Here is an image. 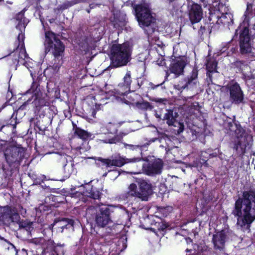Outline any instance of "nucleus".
Wrapping results in <instances>:
<instances>
[{
  "label": "nucleus",
  "instance_id": "nucleus-28",
  "mask_svg": "<svg viewBox=\"0 0 255 255\" xmlns=\"http://www.w3.org/2000/svg\"><path fill=\"white\" fill-rule=\"evenodd\" d=\"M200 107H199V104L195 102L187 108L186 112L188 115L191 116L196 115V116H197L200 113Z\"/></svg>",
  "mask_w": 255,
  "mask_h": 255
},
{
  "label": "nucleus",
  "instance_id": "nucleus-11",
  "mask_svg": "<svg viewBox=\"0 0 255 255\" xmlns=\"http://www.w3.org/2000/svg\"><path fill=\"white\" fill-rule=\"evenodd\" d=\"M99 212L97 213L96 217V223L99 227H105L112 222L110 217V210L107 207L102 206L99 207Z\"/></svg>",
  "mask_w": 255,
  "mask_h": 255
},
{
  "label": "nucleus",
  "instance_id": "nucleus-41",
  "mask_svg": "<svg viewBox=\"0 0 255 255\" xmlns=\"http://www.w3.org/2000/svg\"><path fill=\"white\" fill-rule=\"evenodd\" d=\"M227 48L226 47H223L221 49V53H224L226 50H227Z\"/></svg>",
  "mask_w": 255,
  "mask_h": 255
},
{
  "label": "nucleus",
  "instance_id": "nucleus-47",
  "mask_svg": "<svg viewBox=\"0 0 255 255\" xmlns=\"http://www.w3.org/2000/svg\"><path fill=\"white\" fill-rule=\"evenodd\" d=\"M201 1H203L204 0H200ZM219 0H212V2H215V1H218Z\"/></svg>",
  "mask_w": 255,
  "mask_h": 255
},
{
  "label": "nucleus",
  "instance_id": "nucleus-30",
  "mask_svg": "<svg viewBox=\"0 0 255 255\" xmlns=\"http://www.w3.org/2000/svg\"><path fill=\"white\" fill-rule=\"evenodd\" d=\"M75 133L80 138L85 139L89 136L88 132L80 128H76L75 130Z\"/></svg>",
  "mask_w": 255,
  "mask_h": 255
},
{
  "label": "nucleus",
  "instance_id": "nucleus-2",
  "mask_svg": "<svg viewBox=\"0 0 255 255\" xmlns=\"http://www.w3.org/2000/svg\"><path fill=\"white\" fill-rule=\"evenodd\" d=\"M131 48L128 43L113 45L111 50V65L117 68L126 65L131 59Z\"/></svg>",
  "mask_w": 255,
  "mask_h": 255
},
{
  "label": "nucleus",
  "instance_id": "nucleus-37",
  "mask_svg": "<svg viewBox=\"0 0 255 255\" xmlns=\"http://www.w3.org/2000/svg\"><path fill=\"white\" fill-rule=\"evenodd\" d=\"M105 98L106 99H107L106 97L104 98H101L100 100V103L99 104H98V105H104V104L107 103V102L105 103V100H104ZM97 105H96V108L98 109V108H97Z\"/></svg>",
  "mask_w": 255,
  "mask_h": 255
},
{
  "label": "nucleus",
  "instance_id": "nucleus-9",
  "mask_svg": "<svg viewBox=\"0 0 255 255\" xmlns=\"http://www.w3.org/2000/svg\"><path fill=\"white\" fill-rule=\"evenodd\" d=\"M230 92V100L236 104L242 103L244 100L243 92L239 85L235 82H230L227 86Z\"/></svg>",
  "mask_w": 255,
  "mask_h": 255
},
{
  "label": "nucleus",
  "instance_id": "nucleus-59",
  "mask_svg": "<svg viewBox=\"0 0 255 255\" xmlns=\"http://www.w3.org/2000/svg\"><path fill=\"white\" fill-rule=\"evenodd\" d=\"M2 0H0V1H2Z\"/></svg>",
  "mask_w": 255,
  "mask_h": 255
},
{
  "label": "nucleus",
  "instance_id": "nucleus-22",
  "mask_svg": "<svg viewBox=\"0 0 255 255\" xmlns=\"http://www.w3.org/2000/svg\"><path fill=\"white\" fill-rule=\"evenodd\" d=\"M198 71L197 69L194 68L191 75L188 77L184 88L194 89L197 87L198 82Z\"/></svg>",
  "mask_w": 255,
  "mask_h": 255
},
{
  "label": "nucleus",
  "instance_id": "nucleus-46",
  "mask_svg": "<svg viewBox=\"0 0 255 255\" xmlns=\"http://www.w3.org/2000/svg\"><path fill=\"white\" fill-rule=\"evenodd\" d=\"M48 244L49 245H52V242L51 241H48Z\"/></svg>",
  "mask_w": 255,
  "mask_h": 255
},
{
  "label": "nucleus",
  "instance_id": "nucleus-15",
  "mask_svg": "<svg viewBox=\"0 0 255 255\" xmlns=\"http://www.w3.org/2000/svg\"><path fill=\"white\" fill-rule=\"evenodd\" d=\"M27 93H31L32 97H34V100L32 102L36 107L45 106L47 105L46 99L42 97V93L40 89L36 87L34 89V85H33L30 89L27 91Z\"/></svg>",
  "mask_w": 255,
  "mask_h": 255
},
{
  "label": "nucleus",
  "instance_id": "nucleus-26",
  "mask_svg": "<svg viewBox=\"0 0 255 255\" xmlns=\"http://www.w3.org/2000/svg\"><path fill=\"white\" fill-rule=\"evenodd\" d=\"M233 15L231 13L226 12L222 13V15L219 17L218 20L219 23H222L224 24H230L233 23Z\"/></svg>",
  "mask_w": 255,
  "mask_h": 255
},
{
  "label": "nucleus",
  "instance_id": "nucleus-17",
  "mask_svg": "<svg viewBox=\"0 0 255 255\" xmlns=\"http://www.w3.org/2000/svg\"><path fill=\"white\" fill-rule=\"evenodd\" d=\"M19 149L16 146H9L4 151V156L7 162L10 164L17 160Z\"/></svg>",
  "mask_w": 255,
  "mask_h": 255
},
{
  "label": "nucleus",
  "instance_id": "nucleus-57",
  "mask_svg": "<svg viewBox=\"0 0 255 255\" xmlns=\"http://www.w3.org/2000/svg\"><path fill=\"white\" fill-rule=\"evenodd\" d=\"M221 2H223V0H220Z\"/></svg>",
  "mask_w": 255,
  "mask_h": 255
},
{
  "label": "nucleus",
  "instance_id": "nucleus-29",
  "mask_svg": "<svg viewBox=\"0 0 255 255\" xmlns=\"http://www.w3.org/2000/svg\"><path fill=\"white\" fill-rule=\"evenodd\" d=\"M25 60V64L22 65H24L28 69L30 72L31 76L32 77L33 73L35 72L34 70L35 67H37V64L28 56Z\"/></svg>",
  "mask_w": 255,
  "mask_h": 255
},
{
  "label": "nucleus",
  "instance_id": "nucleus-32",
  "mask_svg": "<svg viewBox=\"0 0 255 255\" xmlns=\"http://www.w3.org/2000/svg\"><path fill=\"white\" fill-rule=\"evenodd\" d=\"M125 147L127 148H129L130 149L134 150L136 149H139L140 150L143 149L144 148V147L145 146V145H132V144H129L127 143L124 144Z\"/></svg>",
  "mask_w": 255,
  "mask_h": 255
},
{
  "label": "nucleus",
  "instance_id": "nucleus-44",
  "mask_svg": "<svg viewBox=\"0 0 255 255\" xmlns=\"http://www.w3.org/2000/svg\"><path fill=\"white\" fill-rule=\"evenodd\" d=\"M115 126L113 125H112L111 124H110L108 126V127L110 128H111L112 127H114Z\"/></svg>",
  "mask_w": 255,
  "mask_h": 255
},
{
  "label": "nucleus",
  "instance_id": "nucleus-14",
  "mask_svg": "<svg viewBox=\"0 0 255 255\" xmlns=\"http://www.w3.org/2000/svg\"><path fill=\"white\" fill-rule=\"evenodd\" d=\"M227 236L225 231L217 232L212 238V243L216 250L223 251L225 248V243L227 241Z\"/></svg>",
  "mask_w": 255,
  "mask_h": 255
},
{
  "label": "nucleus",
  "instance_id": "nucleus-54",
  "mask_svg": "<svg viewBox=\"0 0 255 255\" xmlns=\"http://www.w3.org/2000/svg\"><path fill=\"white\" fill-rule=\"evenodd\" d=\"M125 103H126L127 104H129L130 102H128V101H127V102H126Z\"/></svg>",
  "mask_w": 255,
  "mask_h": 255
},
{
  "label": "nucleus",
  "instance_id": "nucleus-42",
  "mask_svg": "<svg viewBox=\"0 0 255 255\" xmlns=\"http://www.w3.org/2000/svg\"><path fill=\"white\" fill-rule=\"evenodd\" d=\"M84 48V50L86 52H87L89 51V50H90V48H89V47H88V45L85 46L84 47V48Z\"/></svg>",
  "mask_w": 255,
  "mask_h": 255
},
{
  "label": "nucleus",
  "instance_id": "nucleus-12",
  "mask_svg": "<svg viewBox=\"0 0 255 255\" xmlns=\"http://www.w3.org/2000/svg\"><path fill=\"white\" fill-rule=\"evenodd\" d=\"M142 159L140 157H135L133 158H126L122 157H120L115 159H103L99 158V160L106 164L108 166H115L118 167H121L126 163L137 162L140 161Z\"/></svg>",
  "mask_w": 255,
  "mask_h": 255
},
{
  "label": "nucleus",
  "instance_id": "nucleus-24",
  "mask_svg": "<svg viewBox=\"0 0 255 255\" xmlns=\"http://www.w3.org/2000/svg\"><path fill=\"white\" fill-rule=\"evenodd\" d=\"M12 211L11 208L8 206L4 207L3 208L0 214V220L4 224H8L12 221Z\"/></svg>",
  "mask_w": 255,
  "mask_h": 255
},
{
  "label": "nucleus",
  "instance_id": "nucleus-20",
  "mask_svg": "<svg viewBox=\"0 0 255 255\" xmlns=\"http://www.w3.org/2000/svg\"><path fill=\"white\" fill-rule=\"evenodd\" d=\"M162 167L161 160L158 159L153 162L149 163L146 168L145 171L148 175L157 174L161 173Z\"/></svg>",
  "mask_w": 255,
  "mask_h": 255
},
{
  "label": "nucleus",
  "instance_id": "nucleus-53",
  "mask_svg": "<svg viewBox=\"0 0 255 255\" xmlns=\"http://www.w3.org/2000/svg\"><path fill=\"white\" fill-rule=\"evenodd\" d=\"M13 248H15L14 246L12 244H10Z\"/></svg>",
  "mask_w": 255,
  "mask_h": 255
},
{
  "label": "nucleus",
  "instance_id": "nucleus-52",
  "mask_svg": "<svg viewBox=\"0 0 255 255\" xmlns=\"http://www.w3.org/2000/svg\"><path fill=\"white\" fill-rule=\"evenodd\" d=\"M91 210H92V209H89L88 210V212H90Z\"/></svg>",
  "mask_w": 255,
  "mask_h": 255
},
{
  "label": "nucleus",
  "instance_id": "nucleus-49",
  "mask_svg": "<svg viewBox=\"0 0 255 255\" xmlns=\"http://www.w3.org/2000/svg\"><path fill=\"white\" fill-rule=\"evenodd\" d=\"M3 126H1V124H0V130L2 129Z\"/></svg>",
  "mask_w": 255,
  "mask_h": 255
},
{
  "label": "nucleus",
  "instance_id": "nucleus-7",
  "mask_svg": "<svg viewBox=\"0 0 255 255\" xmlns=\"http://www.w3.org/2000/svg\"><path fill=\"white\" fill-rule=\"evenodd\" d=\"M93 181L90 183L86 184L85 185H81L75 187L74 190L76 191V196L79 197L80 193L83 195L89 197L93 199H99L100 196V191L102 189L101 183L97 180L94 184L92 185Z\"/></svg>",
  "mask_w": 255,
  "mask_h": 255
},
{
  "label": "nucleus",
  "instance_id": "nucleus-4",
  "mask_svg": "<svg viewBox=\"0 0 255 255\" xmlns=\"http://www.w3.org/2000/svg\"><path fill=\"white\" fill-rule=\"evenodd\" d=\"M44 46L45 51H51L55 57L61 56L65 50L62 42L50 31L45 32Z\"/></svg>",
  "mask_w": 255,
  "mask_h": 255
},
{
  "label": "nucleus",
  "instance_id": "nucleus-38",
  "mask_svg": "<svg viewBox=\"0 0 255 255\" xmlns=\"http://www.w3.org/2000/svg\"><path fill=\"white\" fill-rule=\"evenodd\" d=\"M206 161V160L205 159H203V162H200V163L197 162H194V163H193V166L194 167H198L199 166H200V164H203L204 163H205Z\"/></svg>",
  "mask_w": 255,
  "mask_h": 255
},
{
  "label": "nucleus",
  "instance_id": "nucleus-5",
  "mask_svg": "<svg viewBox=\"0 0 255 255\" xmlns=\"http://www.w3.org/2000/svg\"><path fill=\"white\" fill-rule=\"evenodd\" d=\"M134 8L136 17L140 27H148L154 22L155 19L152 16L148 3L144 2L140 4H137L134 5Z\"/></svg>",
  "mask_w": 255,
  "mask_h": 255
},
{
  "label": "nucleus",
  "instance_id": "nucleus-21",
  "mask_svg": "<svg viewBox=\"0 0 255 255\" xmlns=\"http://www.w3.org/2000/svg\"><path fill=\"white\" fill-rule=\"evenodd\" d=\"M101 131L102 132V134L103 133L107 135L106 138L100 139L104 143L110 144L116 143L117 142H119L121 139L120 137L115 135V134L117 133L116 131L111 130L110 131L108 129H107V131H105L104 128H101Z\"/></svg>",
  "mask_w": 255,
  "mask_h": 255
},
{
  "label": "nucleus",
  "instance_id": "nucleus-56",
  "mask_svg": "<svg viewBox=\"0 0 255 255\" xmlns=\"http://www.w3.org/2000/svg\"><path fill=\"white\" fill-rule=\"evenodd\" d=\"M106 175H107V173H105L104 174V176H106Z\"/></svg>",
  "mask_w": 255,
  "mask_h": 255
},
{
  "label": "nucleus",
  "instance_id": "nucleus-35",
  "mask_svg": "<svg viewBox=\"0 0 255 255\" xmlns=\"http://www.w3.org/2000/svg\"><path fill=\"white\" fill-rule=\"evenodd\" d=\"M46 178V176L44 175H40L39 176L37 179H36L35 183L36 184H40L41 182L43 181Z\"/></svg>",
  "mask_w": 255,
  "mask_h": 255
},
{
  "label": "nucleus",
  "instance_id": "nucleus-3",
  "mask_svg": "<svg viewBox=\"0 0 255 255\" xmlns=\"http://www.w3.org/2000/svg\"><path fill=\"white\" fill-rule=\"evenodd\" d=\"M139 188L135 183H131L127 188L126 194L128 197H133L147 201L148 197L152 193L151 185L145 180H141L138 183Z\"/></svg>",
  "mask_w": 255,
  "mask_h": 255
},
{
  "label": "nucleus",
  "instance_id": "nucleus-51",
  "mask_svg": "<svg viewBox=\"0 0 255 255\" xmlns=\"http://www.w3.org/2000/svg\"><path fill=\"white\" fill-rule=\"evenodd\" d=\"M99 96H97L96 97V100H99Z\"/></svg>",
  "mask_w": 255,
  "mask_h": 255
},
{
  "label": "nucleus",
  "instance_id": "nucleus-16",
  "mask_svg": "<svg viewBox=\"0 0 255 255\" xmlns=\"http://www.w3.org/2000/svg\"><path fill=\"white\" fill-rule=\"evenodd\" d=\"M186 63L185 58L178 57L170 65V70L171 73L176 76L181 75L183 74L184 68Z\"/></svg>",
  "mask_w": 255,
  "mask_h": 255
},
{
  "label": "nucleus",
  "instance_id": "nucleus-39",
  "mask_svg": "<svg viewBox=\"0 0 255 255\" xmlns=\"http://www.w3.org/2000/svg\"><path fill=\"white\" fill-rule=\"evenodd\" d=\"M44 242V240L42 239H37L36 242H35V244H38V243H40V244H42L43 243V242Z\"/></svg>",
  "mask_w": 255,
  "mask_h": 255
},
{
  "label": "nucleus",
  "instance_id": "nucleus-48",
  "mask_svg": "<svg viewBox=\"0 0 255 255\" xmlns=\"http://www.w3.org/2000/svg\"><path fill=\"white\" fill-rule=\"evenodd\" d=\"M156 139H157V138H153V139L151 140V141H152V142H154V141H155Z\"/></svg>",
  "mask_w": 255,
  "mask_h": 255
},
{
  "label": "nucleus",
  "instance_id": "nucleus-33",
  "mask_svg": "<svg viewBox=\"0 0 255 255\" xmlns=\"http://www.w3.org/2000/svg\"><path fill=\"white\" fill-rule=\"evenodd\" d=\"M32 222H24L21 224V226L25 229V230L28 232H31L33 228L32 225H33Z\"/></svg>",
  "mask_w": 255,
  "mask_h": 255
},
{
  "label": "nucleus",
  "instance_id": "nucleus-18",
  "mask_svg": "<svg viewBox=\"0 0 255 255\" xmlns=\"http://www.w3.org/2000/svg\"><path fill=\"white\" fill-rule=\"evenodd\" d=\"M15 19L18 22L16 25V28L19 29L21 32L18 34V39L19 40L21 39V42H23L24 36L22 32V31L24 30L26 24L28 22V20L24 17V13L23 12L18 13L16 15Z\"/></svg>",
  "mask_w": 255,
  "mask_h": 255
},
{
  "label": "nucleus",
  "instance_id": "nucleus-8",
  "mask_svg": "<svg viewBox=\"0 0 255 255\" xmlns=\"http://www.w3.org/2000/svg\"><path fill=\"white\" fill-rule=\"evenodd\" d=\"M187 7L189 19L192 23L199 22L203 17L201 6L192 0H187Z\"/></svg>",
  "mask_w": 255,
  "mask_h": 255
},
{
  "label": "nucleus",
  "instance_id": "nucleus-13",
  "mask_svg": "<svg viewBox=\"0 0 255 255\" xmlns=\"http://www.w3.org/2000/svg\"><path fill=\"white\" fill-rule=\"evenodd\" d=\"M123 83L119 85L118 88L116 90L117 93H115L114 97L118 98L119 96H124L130 91V84L131 83V73L128 71L127 72L123 78Z\"/></svg>",
  "mask_w": 255,
  "mask_h": 255
},
{
  "label": "nucleus",
  "instance_id": "nucleus-25",
  "mask_svg": "<svg viewBox=\"0 0 255 255\" xmlns=\"http://www.w3.org/2000/svg\"><path fill=\"white\" fill-rule=\"evenodd\" d=\"M178 116V114L173 110H168L164 116V120H167V123L169 126H174L176 127V119Z\"/></svg>",
  "mask_w": 255,
  "mask_h": 255
},
{
  "label": "nucleus",
  "instance_id": "nucleus-45",
  "mask_svg": "<svg viewBox=\"0 0 255 255\" xmlns=\"http://www.w3.org/2000/svg\"><path fill=\"white\" fill-rule=\"evenodd\" d=\"M59 66H56L55 67V68H54V70H58V69H59Z\"/></svg>",
  "mask_w": 255,
  "mask_h": 255
},
{
  "label": "nucleus",
  "instance_id": "nucleus-31",
  "mask_svg": "<svg viewBox=\"0 0 255 255\" xmlns=\"http://www.w3.org/2000/svg\"><path fill=\"white\" fill-rule=\"evenodd\" d=\"M217 65L215 60H209L206 64L207 69L209 72H213L216 70Z\"/></svg>",
  "mask_w": 255,
  "mask_h": 255
},
{
  "label": "nucleus",
  "instance_id": "nucleus-58",
  "mask_svg": "<svg viewBox=\"0 0 255 255\" xmlns=\"http://www.w3.org/2000/svg\"><path fill=\"white\" fill-rule=\"evenodd\" d=\"M159 86V85L158 84V85H156V87H158Z\"/></svg>",
  "mask_w": 255,
  "mask_h": 255
},
{
  "label": "nucleus",
  "instance_id": "nucleus-36",
  "mask_svg": "<svg viewBox=\"0 0 255 255\" xmlns=\"http://www.w3.org/2000/svg\"><path fill=\"white\" fill-rule=\"evenodd\" d=\"M156 224H157L158 230L163 231L166 228V226L162 222L156 223Z\"/></svg>",
  "mask_w": 255,
  "mask_h": 255
},
{
  "label": "nucleus",
  "instance_id": "nucleus-40",
  "mask_svg": "<svg viewBox=\"0 0 255 255\" xmlns=\"http://www.w3.org/2000/svg\"><path fill=\"white\" fill-rule=\"evenodd\" d=\"M177 124L180 125L179 130H180V131H182L183 130V125L180 124V123H178Z\"/></svg>",
  "mask_w": 255,
  "mask_h": 255
},
{
  "label": "nucleus",
  "instance_id": "nucleus-34",
  "mask_svg": "<svg viewBox=\"0 0 255 255\" xmlns=\"http://www.w3.org/2000/svg\"><path fill=\"white\" fill-rule=\"evenodd\" d=\"M250 69V67L248 65H245L242 68V71L245 76H247L249 78H252L253 77L252 74L250 72H248V70Z\"/></svg>",
  "mask_w": 255,
  "mask_h": 255
},
{
  "label": "nucleus",
  "instance_id": "nucleus-10",
  "mask_svg": "<svg viewBox=\"0 0 255 255\" xmlns=\"http://www.w3.org/2000/svg\"><path fill=\"white\" fill-rule=\"evenodd\" d=\"M27 57L25 49L22 45L21 47H17L15 50L9 54L8 59L15 65V70H16L18 65L25 64V61Z\"/></svg>",
  "mask_w": 255,
  "mask_h": 255
},
{
  "label": "nucleus",
  "instance_id": "nucleus-23",
  "mask_svg": "<svg viewBox=\"0 0 255 255\" xmlns=\"http://www.w3.org/2000/svg\"><path fill=\"white\" fill-rule=\"evenodd\" d=\"M74 223V221L72 220L63 219L55 221L53 226H56L57 230H59V232H62L64 228H68L70 227H73Z\"/></svg>",
  "mask_w": 255,
  "mask_h": 255
},
{
  "label": "nucleus",
  "instance_id": "nucleus-19",
  "mask_svg": "<svg viewBox=\"0 0 255 255\" xmlns=\"http://www.w3.org/2000/svg\"><path fill=\"white\" fill-rule=\"evenodd\" d=\"M236 129L235 130V134L237 138V143H235L234 148L238 150L239 146L243 149V146L245 145L246 141V134L244 129L240 126H236Z\"/></svg>",
  "mask_w": 255,
  "mask_h": 255
},
{
  "label": "nucleus",
  "instance_id": "nucleus-1",
  "mask_svg": "<svg viewBox=\"0 0 255 255\" xmlns=\"http://www.w3.org/2000/svg\"><path fill=\"white\" fill-rule=\"evenodd\" d=\"M233 213L239 217L238 227L243 231L249 230L250 224L255 219V193L244 192L243 197L236 201Z\"/></svg>",
  "mask_w": 255,
  "mask_h": 255
},
{
  "label": "nucleus",
  "instance_id": "nucleus-50",
  "mask_svg": "<svg viewBox=\"0 0 255 255\" xmlns=\"http://www.w3.org/2000/svg\"><path fill=\"white\" fill-rule=\"evenodd\" d=\"M131 94H132V95L133 96H135V94L134 93H132Z\"/></svg>",
  "mask_w": 255,
  "mask_h": 255
},
{
  "label": "nucleus",
  "instance_id": "nucleus-43",
  "mask_svg": "<svg viewBox=\"0 0 255 255\" xmlns=\"http://www.w3.org/2000/svg\"><path fill=\"white\" fill-rule=\"evenodd\" d=\"M92 116L95 118L96 115V112L94 110H93L92 112Z\"/></svg>",
  "mask_w": 255,
  "mask_h": 255
},
{
  "label": "nucleus",
  "instance_id": "nucleus-55",
  "mask_svg": "<svg viewBox=\"0 0 255 255\" xmlns=\"http://www.w3.org/2000/svg\"><path fill=\"white\" fill-rule=\"evenodd\" d=\"M253 28L255 30V24L254 25Z\"/></svg>",
  "mask_w": 255,
  "mask_h": 255
},
{
  "label": "nucleus",
  "instance_id": "nucleus-6",
  "mask_svg": "<svg viewBox=\"0 0 255 255\" xmlns=\"http://www.w3.org/2000/svg\"><path fill=\"white\" fill-rule=\"evenodd\" d=\"M252 4L247 5V11L245 13V18L242 25H241V28L243 29L241 30L240 38V48L242 53H250L252 51V46L250 43V37L249 35V28L250 26L249 20L248 18V12L251 8H252Z\"/></svg>",
  "mask_w": 255,
  "mask_h": 255
},
{
  "label": "nucleus",
  "instance_id": "nucleus-27",
  "mask_svg": "<svg viewBox=\"0 0 255 255\" xmlns=\"http://www.w3.org/2000/svg\"><path fill=\"white\" fill-rule=\"evenodd\" d=\"M74 164L72 161L67 162L63 166L64 176L66 178H68L74 172H75V169L74 167Z\"/></svg>",
  "mask_w": 255,
  "mask_h": 255
}]
</instances>
